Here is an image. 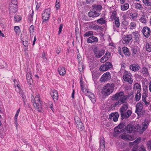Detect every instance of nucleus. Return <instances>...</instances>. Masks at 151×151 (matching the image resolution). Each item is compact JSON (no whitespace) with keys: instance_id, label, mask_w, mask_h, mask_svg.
I'll list each match as a JSON object with an SVG mask.
<instances>
[{"instance_id":"64","label":"nucleus","mask_w":151,"mask_h":151,"mask_svg":"<svg viewBox=\"0 0 151 151\" xmlns=\"http://www.w3.org/2000/svg\"><path fill=\"white\" fill-rule=\"evenodd\" d=\"M111 55V53L109 52H107L105 55V57H107L109 59Z\"/></svg>"},{"instance_id":"3","label":"nucleus","mask_w":151,"mask_h":151,"mask_svg":"<svg viewBox=\"0 0 151 151\" xmlns=\"http://www.w3.org/2000/svg\"><path fill=\"white\" fill-rule=\"evenodd\" d=\"M114 85L113 83H107L104 87L101 92L105 96H108L113 92Z\"/></svg>"},{"instance_id":"57","label":"nucleus","mask_w":151,"mask_h":151,"mask_svg":"<svg viewBox=\"0 0 151 151\" xmlns=\"http://www.w3.org/2000/svg\"><path fill=\"white\" fill-rule=\"evenodd\" d=\"M138 151H146L145 147L142 145L138 149Z\"/></svg>"},{"instance_id":"46","label":"nucleus","mask_w":151,"mask_h":151,"mask_svg":"<svg viewBox=\"0 0 151 151\" xmlns=\"http://www.w3.org/2000/svg\"><path fill=\"white\" fill-rule=\"evenodd\" d=\"M105 65L106 66L107 70L109 68H111L112 66L111 63L110 62H107L105 63Z\"/></svg>"},{"instance_id":"6","label":"nucleus","mask_w":151,"mask_h":151,"mask_svg":"<svg viewBox=\"0 0 151 151\" xmlns=\"http://www.w3.org/2000/svg\"><path fill=\"white\" fill-rule=\"evenodd\" d=\"M51 9L48 8L45 10L42 14V19L44 22L48 20L50 16Z\"/></svg>"},{"instance_id":"14","label":"nucleus","mask_w":151,"mask_h":151,"mask_svg":"<svg viewBox=\"0 0 151 151\" xmlns=\"http://www.w3.org/2000/svg\"><path fill=\"white\" fill-rule=\"evenodd\" d=\"M139 65L137 63L131 64L130 65V69L134 71H137L140 69Z\"/></svg>"},{"instance_id":"1","label":"nucleus","mask_w":151,"mask_h":151,"mask_svg":"<svg viewBox=\"0 0 151 151\" xmlns=\"http://www.w3.org/2000/svg\"><path fill=\"white\" fill-rule=\"evenodd\" d=\"M123 94L122 93L121 94L120 92H117L115 94L113 95L112 98V100H116L119 99V100L115 102L112 105L114 107L119 106L122 104L125 103L126 101L125 100V98L123 96Z\"/></svg>"},{"instance_id":"17","label":"nucleus","mask_w":151,"mask_h":151,"mask_svg":"<svg viewBox=\"0 0 151 151\" xmlns=\"http://www.w3.org/2000/svg\"><path fill=\"white\" fill-rule=\"evenodd\" d=\"M140 72L142 73L144 76H147L149 75L147 68L145 67L142 68Z\"/></svg>"},{"instance_id":"40","label":"nucleus","mask_w":151,"mask_h":151,"mask_svg":"<svg viewBox=\"0 0 151 151\" xmlns=\"http://www.w3.org/2000/svg\"><path fill=\"white\" fill-rule=\"evenodd\" d=\"M135 8L137 9L141 10L143 9V7L139 3H137L135 5Z\"/></svg>"},{"instance_id":"37","label":"nucleus","mask_w":151,"mask_h":151,"mask_svg":"<svg viewBox=\"0 0 151 151\" xmlns=\"http://www.w3.org/2000/svg\"><path fill=\"white\" fill-rule=\"evenodd\" d=\"M102 6L100 5H96L93 8L94 10H96L99 12H100L102 9Z\"/></svg>"},{"instance_id":"26","label":"nucleus","mask_w":151,"mask_h":151,"mask_svg":"<svg viewBox=\"0 0 151 151\" xmlns=\"http://www.w3.org/2000/svg\"><path fill=\"white\" fill-rule=\"evenodd\" d=\"M89 27L95 30L100 29V26L98 25H95L93 23H91L90 24Z\"/></svg>"},{"instance_id":"42","label":"nucleus","mask_w":151,"mask_h":151,"mask_svg":"<svg viewBox=\"0 0 151 151\" xmlns=\"http://www.w3.org/2000/svg\"><path fill=\"white\" fill-rule=\"evenodd\" d=\"M136 27V24L134 22H131L130 24V28L131 29H135Z\"/></svg>"},{"instance_id":"21","label":"nucleus","mask_w":151,"mask_h":151,"mask_svg":"<svg viewBox=\"0 0 151 151\" xmlns=\"http://www.w3.org/2000/svg\"><path fill=\"white\" fill-rule=\"evenodd\" d=\"M58 71L59 73L61 75L63 76L65 74V70L64 67H59L58 68Z\"/></svg>"},{"instance_id":"11","label":"nucleus","mask_w":151,"mask_h":151,"mask_svg":"<svg viewBox=\"0 0 151 151\" xmlns=\"http://www.w3.org/2000/svg\"><path fill=\"white\" fill-rule=\"evenodd\" d=\"M128 103L127 101L124 103L122 106L119 109V111L120 113V114L125 112L128 108Z\"/></svg>"},{"instance_id":"63","label":"nucleus","mask_w":151,"mask_h":151,"mask_svg":"<svg viewBox=\"0 0 151 151\" xmlns=\"http://www.w3.org/2000/svg\"><path fill=\"white\" fill-rule=\"evenodd\" d=\"M32 78V75L30 72H28L26 75V79Z\"/></svg>"},{"instance_id":"56","label":"nucleus","mask_w":151,"mask_h":151,"mask_svg":"<svg viewBox=\"0 0 151 151\" xmlns=\"http://www.w3.org/2000/svg\"><path fill=\"white\" fill-rule=\"evenodd\" d=\"M127 135L121 134L120 135V137L125 141H127Z\"/></svg>"},{"instance_id":"49","label":"nucleus","mask_w":151,"mask_h":151,"mask_svg":"<svg viewBox=\"0 0 151 151\" xmlns=\"http://www.w3.org/2000/svg\"><path fill=\"white\" fill-rule=\"evenodd\" d=\"M21 19L22 17L20 16H16L14 17V21L16 22L19 21Z\"/></svg>"},{"instance_id":"33","label":"nucleus","mask_w":151,"mask_h":151,"mask_svg":"<svg viewBox=\"0 0 151 151\" xmlns=\"http://www.w3.org/2000/svg\"><path fill=\"white\" fill-rule=\"evenodd\" d=\"M131 35L132 36V37L135 38L136 41L138 40L139 35L137 32H133Z\"/></svg>"},{"instance_id":"28","label":"nucleus","mask_w":151,"mask_h":151,"mask_svg":"<svg viewBox=\"0 0 151 151\" xmlns=\"http://www.w3.org/2000/svg\"><path fill=\"white\" fill-rule=\"evenodd\" d=\"M141 95L140 92V91L138 90L135 97L134 100L136 101H139L141 98Z\"/></svg>"},{"instance_id":"61","label":"nucleus","mask_w":151,"mask_h":151,"mask_svg":"<svg viewBox=\"0 0 151 151\" xmlns=\"http://www.w3.org/2000/svg\"><path fill=\"white\" fill-rule=\"evenodd\" d=\"M134 139V137L133 136H131L127 135V140H132Z\"/></svg>"},{"instance_id":"27","label":"nucleus","mask_w":151,"mask_h":151,"mask_svg":"<svg viewBox=\"0 0 151 151\" xmlns=\"http://www.w3.org/2000/svg\"><path fill=\"white\" fill-rule=\"evenodd\" d=\"M114 116L113 118V120L114 122H116L118 120L119 117V114L118 113H113L110 114V116Z\"/></svg>"},{"instance_id":"39","label":"nucleus","mask_w":151,"mask_h":151,"mask_svg":"<svg viewBox=\"0 0 151 151\" xmlns=\"http://www.w3.org/2000/svg\"><path fill=\"white\" fill-rule=\"evenodd\" d=\"M97 22L99 24H105L106 22L105 18L103 17L97 20Z\"/></svg>"},{"instance_id":"38","label":"nucleus","mask_w":151,"mask_h":151,"mask_svg":"<svg viewBox=\"0 0 151 151\" xmlns=\"http://www.w3.org/2000/svg\"><path fill=\"white\" fill-rule=\"evenodd\" d=\"M146 49L147 51L151 52V43H147L146 45Z\"/></svg>"},{"instance_id":"4","label":"nucleus","mask_w":151,"mask_h":151,"mask_svg":"<svg viewBox=\"0 0 151 151\" xmlns=\"http://www.w3.org/2000/svg\"><path fill=\"white\" fill-rule=\"evenodd\" d=\"M132 75L129 72L124 71V75L123 76V79L126 82H127L129 84H132L133 81V80L131 78Z\"/></svg>"},{"instance_id":"47","label":"nucleus","mask_w":151,"mask_h":151,"mask_svg":"<svg viewBox=\"0 0 151 151\" xmlns=\"http://www.w3.org/2000/svg\"><path fill=\"white\" fill-rule=\"evenodd\" d=\"M78 69L80 72H82L83 70V66L82 63L79 62Z\"/></svg>"},{"instance_id":"52","label":"nucleus","mask_w":151,"mask_h":151,"mask_svg":"<svg viewBox=\"0 0 151 151\" xmlns=\"http://www.w3.org/2000/svg\"><path fill=\"white\" fill-rule=\"evenodd\" d=\"M143 3L146 5L150 6L151 5V3L150 2L149 0H143Z\"/></svg>"},{"instance_id":"31","label":"nucleus","mask_w":151,"mask_h":151,"mask_svg":"<svg viewBox=\"0 0 151 151\" xmlns=\"http://www.w3.org/2000/svg\"><path fill=\"white\" fill-rule=\"evenodd\" d=\"M76 127L79 129L80 131H84L85 127L83 126V124L82 122H80L76 125Z\"/></svg>"},{"instance_id":"15","label":"nucleus","mask_w":151,"mask_h":151,"mask_svg":"<svg viewBox=\"0 0 151 151\" xmlns=\"http://www.w3.org/2000/svg\"><path fill=\"white\" fill-rule=\"evenodd\" d=\"M50 94L54 101L58 100V92L56 90H53L51 91Z\"/></svg>"},{"instance_id":"60","label":"nucleus","mask_w":151,"mask_h":151,"mask_svg":"<svg viewBox=\"0 0 151 151\" xmlns=\"http://www.w3.org/2000/svg\"><path fill=\"white\" fill-rule=\"evenodd\" d=\"M134 88L138 89V90H139V91L141 89L140 85L138 83H136L135 84L134 86Z\"/></svg>"},{"instance_id":"18","label":"nucleus","mask_w":151,"mask_h":151,"mask_svg":"<svg viewBox=\"0 0 151 151\" xmlns=\"http://www.w3.org/2000/svg\"><path fill=\"white\" fill-rule=\"evenodd\" d=\"M110 13L111 15V19H113L116 18L118 17H116L117 15L116 11L114 9H111Z\"/></svg>"},{"instance_id":"19","label":"nucleus","mask_w":151,"mask_h":151,"mask_svg":"<svg viewBox=\"0 0 151 151\" xmlns=\"http://www.w3.org/2000/svg\"><path fill=\"white\" fill-rule=\"evenodd\" d=\"M15 90L16 91L19 93V94H20L21 96H22V99L24 100V98L25 97V96L22 93L21 91V89L20 88V87L19 86V84H16L15 85Z\"/></svg>"},{"instance_id":"2","label":"nucleus","mask_w":151,"mask_h":151,"mask_svg":"<svg viewBox=\"0 0 151 151\" xmlns=\"http://www.w3.org/2000/svg\"><path fill=\"white\" fill-rule=\"evenodd\" d=\"M32 102L33 106L38 111H40L41 109V103L39 95H37L35 97L33 95L32 97Z\"/></svg>"},{"instance_id":"23","label":"nucleus","mask_w":151,"mask_h":151,"mask_svg":"<svg viewBox=\"0 0 151 151\" xmlns=\"http://www.w3.org/2000/svg\"><path fill=\"white\" fill-rule=\"evenodd\" d=\"M91 100L93 103H94L96 102L95 97L94 95L91 92L89 93L88 95H86Z\"/></svg>"},{"instance_id":"8","label":"nucleus","mask_w":151,"mask_h":151,"mask_svg":"<svg viewBox=\"0 0 151 151\" xmlns=\"http://www.w3.org/2000/svg\"><path fill=\"white\" fill-rule=\"evenodd\" d=\"M111 78V76L110 75L109 72H107L102 76L100 78V81L102 82H105L109 80Z\"/></svg>"},{"instance_id":"25","label":"nucleus","mask_w":151,"mask_h":151,"mask_svg":"<svg viewBox=\"0 0 151 151\" xmlns=\"http://www.w3.org/2000/svg\"><path fill=\"white\" fill-rule=\"evenodd\" d=\"M121 93H122V94H123V96H124V97L125 98V101L127 100V99L130 98V99H132L134 97V95H133V94L132 93H129L128 95H125L124 93L122 92V91H120V92Z\"/></svg>"},{"instance_id":"62","label":"nucleus","mask_w":151,"mask_h":151,"mask_svg":"<svg viewBox=\"0 0 151 151\" xmlns=\"http://www.w3.org/2000/svg\"><path fill=\"white\" fill-rule=\"evenodd\" d=\"M23 44L26 47H27L28 46V41L26 40L23 41Z\"/></svg>"},{"instance_id":"35","label":"nucleus","mask_w":151,"mask_h":151,"mask_svg":"<svg viewBox=\"0 0 151 151\" xmlns=\"http://www.w3.org/2000/svg\"><path fill=\"white\" fill-rule=\"evenodd\" d=\"M20 108L17 111L16 114L15 115V116H14V119H15V123L16 124V126H17L18 125V122H17V118L18 117V115H19V114L20 112Z\"/></svg>"},{"instance_id":"13","label":"nucleus","mask_w":151,"mask_h":151,"mask_svg":"<svg viewBox=\"0 0 151 151\" xmlns=\"http://www.w3.org/2000/svg\"><path fill=\"white\" fill-rule=\"evenodd\" d=\"M98 40V38L96 37L92 36L87 38V42L88 43H96Z\"/></svg>"},{"instance_id":"24","label":"nucleus","mask_w":151,"mask_h":151,"mask_svg":"<svg viewBox=\"0 0 151 151\" xmlns=\"http://www.w3.org/2000/svg\"><path fill=\"white\" fill-rule=\"evenodd\" d=\"M134 127L133 125H128L124 128V130L127 131L128 133H131Z\"/></svg>"},{"instance_id":"54","label":"nucleus","mask_w":151,"mask_h":151,"mask_svg":"<svg viewBox=\"0 0 151 151\" xmlns=\"http://www.w3.org/2000/svg\"><path fill=\"white\" fill-rule=\"evenodd\" d=\"M14 30L16 33H19L20 32V29L18 26H15L14 27Z\"/></svg>"},{"instance_id":"12","label":"nucleus","mask_w":151,"mask_h":151,"mask_svg":"<svg viewBox=\"0 0 151 151\" xmlns=\"http://www.w3.org/2000/svg\"><path fill=\"white\" fill-rule=\"evenodd\" d=\"M132 111L130 110H128L126 112H124V113L120 114L122 119H127L131 114Z\"/></svg>"},{"instance_id":"10","label":"nucleus","mask_w":151,"mask_h":151,"mask_svg":"<svg viewBox=\"0 0 151 151\" xmlns=\"http://www.w3.org/2000/svg\"><path fill=\"white\" fill-rule=\"evenodd\" d=\"M132 35H126L124 37L122 41L123 43L124 44H128L129 42L132 39Z\"/></svg>"},{"instance_id":"43","label":"nucleus","mask_w":151,"mask_h":151,"mask_svg":"<svg viewBox=\"0 0 151 151\" xmlns=\"http://www.w3.org/2000/svg\"><path fill=\"white\" fill-rule=\"evenodd\" d=\"M93 32L92 31H89L86 32L84 34V37H88L90 36L93 35Z\"/></svg>"},{"instance_id":"22","label":"nucleus","mask_w":151,"mask_h":151,"mask_svg":"<svg viewBox=\"0 0 151 151\" xmlns=\"http://www.w3.org/2000/svg\"><path fill=\"white\" fill-rule=\"evenodd\" d=\"M14 6H9V9L10 13H15L17 11V5H15Z\"/></svg>"},{"instance_id":"36","label":"nucleus","mask_w":151,"mask_h":151,"mask_svg":"<svg viewBox=\"0 0 151 151\" xmlns=\"http://www.w3.org/2000/svg\"><path fill=\"white\" fill-rule=\"evenodd\" d=\"M129 8V4L128 3H125L124 5H122L121 9L122 10L125 11L127 9Z\"/></svg>"},{"instance_id":"29","label":"nucleus","mask_w":151,"mask_h":151,"mask_svg":"<svg viewBox=\"0 0 151 151\" xmlns=\"http://www.w3.org/2000/svg\"><path fill=\"white\" fill-rule=\"evenodd\" d=\"M114 23L115 26L114 25V28L115 27L117 28H119L120 26V22H119V17L117 18H116L115 19H114Z\"/></svg>"},{"instance_id":"48","label":"nucleus","mask_w":151,"mask_h":151,"mask_svg":"<svg viewBox=\"0 0 151 151\" xmlns=\"http://www.w3.org/2000/svg\"><path fill=\"white\" fill-rule=\"evenodd\" d=\"M99 70L100 71H105L107 70L105 64L101 65L99 68Z\"/></svg>"},{"instance_id":"34","label":"nucleus","mask_w":151,"mask_h":151,"mask_svg":"<svg viewBox=\"0 0 151 151\" xmlns=\"http://www.w3.org/2000/svg\"><path fill=\"white\" fill-rule=\"evenodd\" d=\"M82 91L86 95H88L89 93L90 92L88 91V90L87 88L86 87L83 86L81 87Z\"/></svg>"},{"instance_id":"59","label":"nucleus","mask_w":151,"mask_h":151,"mask_svg":"<svg viewBox=\"0 0 151 151\" xmlns=\"http://www.w3.org/2000/svg\"><path fill=\"white\" fill-rule=\"evenodd\" d=\"M108 59L107 58V57H105V56H104L101 58L100 61L102 63H103L105 62Z\"/></svg>"},{"instance_id":"51","label":"nucleus","mask_w":151,"mask_h":151,"mask_svg":"<svg viewBox=\"0 0 151 151\" xmlns=\"http://www.w3.org/2000/svg\"><path fill=\"white\" fill-rule=\"evenodd\" d=\"M132 54L134 55L136 54L138 52V49L137 48H132Z\"/></svg>"},{"instance_id":"45","label":"nucleus","mask_w":151,"mask_h":151,"mask_svg":"<svg viewBox=\"0 0 151 151\" xmlns=\"http://www.w3.org/2000/svg\"><path fill=\"white\" fill-rule=\"evenodd\" d=\"M139 21L142 23H146V20L145 18V16L142 15L141 16L140 18L139 19Z\"/></svg>"},{"instance_id":"9","label":"nucleus","mask_w":151,"mask_h":151,"mask_svg":"<svg viewBox=\"0 0 151 151\" xmlns=\"http://www.w3.org/2000/svg\"><path fill=\"white\" fill-rule=\"evenodd\" d=\"M142 32L145 37H148L150 35V30L149 27H146L143 28Z\"/></svg>"},{"instance_id":"7","label":"nucleus","mask_w":151,"mask_h":151,"mask_svg":"<svg viewBox=\"0 0 151 151\" xmlns=\"http://www.w3.org/2000/svg\"><path fill=\"white\" fill-rule=\"evenodd\" d=\"M143 109V105L142 103L139 102L137 104L136 106V110L135 112L139 116L141 114V112Z\"/></svg>"},{"instance_id":"44","label":"nucleus","mask_w":151,"mask_h":151,"mask_svg":"<svg viewBox=\"0 0 151 151\" xmlns=\"http://www.w3.org/2000/svg\"><path fill=\"white\" fill-rule=\"evenodd\" d=\"M100 147L101 148H104L105 147L104 140V138L100 140Z\"/></svg>"},{"instance_id":"50","label":"nucleus","mask_w":151,"mask_h":151,"mask_svg":"<svg viewBox=\"0 0 151 151\" xmlns=\"http://www.w3.org/2000/svg\"><path fill=\"white\" fill-rule=\"evenodd\" d=\"M0 65L1 68H4L6 67L7 65V64L4 61H1L0 63Z\"/></svg>"},{"instance_id":"58","label":"nucleus","mask_w":151,"mask_h":151,"mask_svg":"<svg viewBox=\"0 0 151 151\" xmlns=\"http://www.w3.org/2000/svg\"><path fill=\"white\" fill-rule=\"evenodd\" d=\"M29 30L31 34H32L34 31V26L33 25H31L29 27Z\"/></svg>"},{"instance_id":"30","label":"nucleus","mask_w":151,"mask_h":151,"mask_svg":"<svg viewBox=\"0 0 151 151\" xmlns=\"http://www.w3.org/2000/svg\"><path fill=\"white\" fill-rule=\"evenodd\" d=\"M122 49L123 52L125 55L128 56H129L130 55L129 50L127 47H123Z\"/></svg>"},{"instance_id":"53","label":"nucleus","mask_w":151,"mask_h":151,"mask_svg":"<svg viewBox=\"0 0 151 151\" xmlns=\"http://www.w3.org/2000/svg\"><path fill=\"white\" fill-rule=\"evenodd\" d=\"M34 14V12L33 10L32 11V14H30L28 17L29 20L30 22L33 21V15Z\"/></svg>"},{"instance_id":"5","label":"nucleus","mask_w":151,"mask_h":151,"mask_svg":"<svg viewBox=\"0 0 151 151\" xmlns=\"http://www.w3.org/2000/svg\"><path fill=\"white\" fill-rule=\"evenodd\" d=\"M93 51L95 56L97 58L101 57L105 52V50L104 49L99 50L97 47L94 48Z\"/></svg>"},{"instance_id":"32","label":"nucleus","mask_w":151,"mask_h":151,"mask_svg":"<svg viewBox=\"0 0 151 151\" xmlns=\"http://www.w3.org/2000/svg\"><path fill=\"white\" fill-rule=\"evenodd\" d=\"M148 124V123L147 122L144 123L142 129L139 131V133L140 134L142 133L146 129L147 127Z\"/></svg>"},{"instance_id":"55","label":"nucleus","mask_w":151,"mask_h":151,"mask_svg":"<svg viewBox=\"0 0 151 151\" xmlns=\"http://www.w3.org/2000/svg\"><path fill=\"white\" fill-rule=\"evenodd\" d=\"M55 6L56 8L57 9H58L59 8L60 4L59 0H56Z\"/></svg>"},{"instance_id":"16","label":"nucleus","mask_w":151,"mask_h":151,"mask_svg":"<svg viewBox=\"0 0 151 151\" xmlns=\"http://www.w3.org/2000/svg\"><path fill=\"white\" fill-rule=\"evenodd\" d=\"M88 14L89 17H97L100 15V14L98 12L95 11L94 10L93 11L89 12Z\"/></svg>"},{"instance_id":"41","label":"nucleus","mask_w":151,"mask_h":151,"mask_svg":"<svg viewBox=\"0 0 151 151\" xmlns=\"http://www.w3.org/2000/svg\"><path fill=\"white\" fill-rule=\"evenodd\" d=\"M17 0H12L9 3V6H15V5H17Z\"/></svg>"},{"instance_id":"20","label":"nucleus","mask_w":151,"mask_h":151,"mask_svg":"<svg viewBox=\"0 0 151 151\" xmlns=\"http://www.w3.org/2000/svg\"><path fill=\"white\" fill-rule=\"evenodd\" d=\"M123 129V126L122 125H119L114 129V132L116 134H119L121 132Z\"/></svg>"}]
</instances>
